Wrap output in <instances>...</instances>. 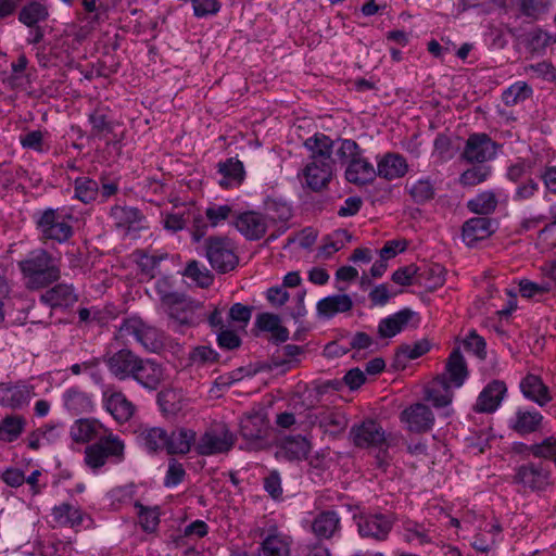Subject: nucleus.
<instances>
[{
  "label": "nucleus",
  "instance_id": "nucleus-9",
  "mask_svg": "<svg viewBox=\"0 0 556 556\" xmlns=\"http://www.w3.org/2000/svg\"><path fill=\"white\" fill-rule=\"evenodd\" d=\"M140 356L129 349H121L104 356L109 372L118 381L130 380Z\"/></svg>",
  "mask_w": 556,
  "mask_h": 556
},
{
  "label": "nucleus",
  "instance_id": "nucleus-45",
  "mask_svg": "<svg viewBox=\"0 0 556 556\" xmlns=\"http://www.w3.org/2000/svg\"><path fill=\"white\" fill-rule=\"evenodd\" d=\"M302 349L294 344H287L276 351L273 356V364L275 367H286L291 369L299 364V356L302 354Z\"/></svg>",
  "mask_w": 556,
  "mask_h": 556
},
{
  "label": "nucleus",
  "instance_id": "nucleus-43",
  "mask_svg": "<svg viewBox=\"0 0 556 556\" xmlns=\"http://www.w3.org/2000/svg\"><path fill=\"white\" fill-rule=\"evenodd\" d=\"M352 239L351 233L345 229H337L324 239L320 247V254L329 257L333 253L340 251Z\"/></svg>",
  "mask_w": 556,
  "mask_h": 556
},
{
  "label": "nucleus",
  "instance_id": "nucleus-61",
  "mask_svg": "<svg viewBox=\"0 0 556 556\" xmlns=\"http://www.w3.org/2000/svg\"><path fill=\"white\" fill-rule=\"evenodd\" d=\"M155 292L160 298L161 307L174 301L181 294L179 292L173 291L169 279L165 277L155 281Z\"/></svg>",
  "mask_w": 556,
  "mask_h": 556
},
{
  "label": "nucleus",
  "instance_id": "nucleus-54",
  "mask_svg": "<svg viewBox=\"0 0 556 556\" xmlns=\"http://www.w3.org/2000/svg\"><path fill=\"white\" fill-rule=\"evenodd\" d=\"M136 507L139 508V523L143 531L148 533H153L156 531L159 523H160V517L155 509L147 508L143 505L137 503Z\"/></svg>",
  "mask_w": 556,
  "mask_h": 556
},
{
  "label": "nucleus",
  "instance_id": "nucleus-31",
  "mask_svg": "<svg viewBox=\"0 0 556 556\" xmlns=\"http://www.w3.org/2000/svg\"><path fill=\"white\" fill-rule=\"evenodd\" d=\"M413 317V312L402 309L380 320L378 333L381 338H392L403 331Z\"/></svg>",
  "mask_w": 556,
  "mask_h": 556
},
{
  "label": "nucleus",
  "instance_id": "nucleus-46",
  "mask_svg": "<svg viewBox=\"0 0 556 556\" xmlns=\"http://www.w3.org/2000/svg\"><path fill=\"white\" fill-rule=\"evenodd\" d=\"M268 227L267 218L256 212H245V239L257 240L262 238Z\"/></svg>",
  "mask_w": 556,
  "mask_h": 556
},
{
  "label": "nucleus",
  "instance_id": "nucleus-27",
  "mask_svg": "<svg viewBox=\"0 0 556 556\" xmlns=\"http://www.w3.org/2000/svg\"><path fill=\"white\" fill-rule=\"evenodd\" d=\"M217 170L222 175L218 185L224 189L239 187L243 180V164L237 157H229L219 162Z\"/></svg>",
  "mask_w": 556,
  "mask_h": 556
},
{
  "label": "nucleus",
  "instance_id": "nucleus-36",
  "mask_svg": "<svg viewBox=\"0 0 556 556\" xmlns=\"http://www.w3.org/2000/svg\"><path fill=\"white\" fill-rule=\"evenodd\" d=\"M112 216L116 226L125 229H137L144 218L141 211L132 206H115L112 208Z\"/></svg>",
  "mask_w": 556,
  "mask_h": 556
},
{
  "label": "nucleus",
  "instance_id": "nucleus-15",
  "mask_svg": "<svg viewBox=\"0 0 556 556\" xmlns=\"http://www.w3.org/2000/svg\"><path fill=\"white\" fill-rule=\"evenodd\" d=\"M34 387L25 383L2 384L0 387V404L13 409L28 405L34 396Z\"/></svg>",
  "mask_w": 556,
  "mask_h": 556
},
{
  "label": "nucleus",
  "instance_id": "nucleus-40",
  "mask_svg": "<svg viewBox=\"0 0 556 556\" xmlns=\"http://www.w3.org/2000/svg\"><path fill=\"white\" fill-rule=\"evenodd\" d=\"M316 419L326 432L337 434L342 432L348 425L345 416L337 410L325 409L318 414Z\"/></svg>",
  "mask_w": 556,
  "mask_h": 556
},
{
  "label": "nucleus",
  "instance_id": "nucleus-56",
  "mask_svg": "<svg viewBox=\"0 0 556 556\" xmlns=\"http://www.w3.org/2000/svg\"><path fill=\"white\" fill-rule=\"evenodd\" d=\"M528 46L533 52H541L549 45L556 41V37L543 31L542 29H535L528 34L527 37Z\"/></svg>",
  "mask_w": 556,
  "mask_h": 556
},
{
  "label": "nucleus",
  "instance_id": "nucleus-11",
  "mask_svg": "<svg viewBox=\"0 0 556 556\" xmlns=\"http://www.w3.org/2000/svg\"><path fill=\"white\" fill-rule=\"evenodd\" d=\"M39 301L51 309L64 311L78 301V294L71 283H53L52 287L46 288V291L40 294Z\"/></svg>",
  "mask_w": 556,
  "mask_h": 556
},
{
  "label": "nucleus",
  "instance_id": "nucleus-6",
  "mask_svg": "<svg viewBox=\"0 0 556 556\" xmlns=\"http://www.w3.org/2000/svg\"><path fill=\"white\" fill-rule=\"evenodd\" d=\"M199 308L201 303L187 298L184 293L162 307L168 316V327L179 333H185L186 329L198 324L195 311Z\"/></svg>",
  "mask_w": 556,
  "mask_h": 556
},
{
  "label": "nucleus",
  "instance_id": "nucleus-55",
  "mask_svg": "<svg viewBox=\"0 0 556 556\" xmlns=\"http://www.w3.org/2000/svg\"><path fill=\"white\" fill-rule=\"evenodd\" d=\"M529 450L535 457L554 459L556 463V437H548L542 442L531 445Z\"/></svg>",
  "mask_w": 556,
  "mask_h": 556
},
{
  "label": "nucleus",
  "instance_id": "nucleus-22",
  "mask_svg": "<svg viewBox=\"0 0 556 556\" xmlns=\"http://www.w3.org/2000/svg\"><path fill=\"white\" fill-rule=\"evenodd\" d=\"M408 164L404 156L397 153H386L377 161V176L393 180L405 176Z\"/></svg>",
  "mask_w": 556,
  "mask_h": 556
},
{
  "label": "nucleus",
  "instance_id": "nucleus-59",
  "mask_svg": "<svg viewBox=\"0 0 556 556\" xmlns=\"http://www.w3.org/2000/svg\"><path fill=\"white\" fill-rule=\"evenodd\" d=\"M137 263L141 273L146 276H149L150 278H153L163 257L157 255H149L144 252H137Z\"/></svg>",
  "mask_w": 556,
  "mask_h": 556
},
{
  "label": "nucleus",
  "instance_id": "nucleus-48",
  "mask_svg": "<svg viewBox=\"0 0 556 556\" xmlns=\"http://www.w3.org/2000/svg\"><path fill=\"white\" fill-rule=\"evenodd\" d=\"M149 328L150 325L146 324L140 317L131 316L122 321L119 333L122 337H132L137 343H140Z\"/></svg>",
  "mask_w": 556,
  "mask_h": 556
},
{
  "label": "nucleus",
  "instance_id": "nucleus-44",
  "mask_svg": "<svg viewBox=\"0 0 556 556\" xmlns=\"http://www.w3.org/2000/svg\"><path fill=\"white\" fill-rule=\"evenodd\" d=\"M497 206V195L493 191H483L469 200L467 207L476 214L486 215L492 213Z\"/></svg>",
  "mask_w": 556,
  "mask_h": 556
},
{
  "label": "nucleus",
  "instance_id": "nucleus-47",
  "mask_svg": "<svg viewBox=\"0 0 556 556\" xmlns=\"http://www.w3.org/2000/svg\"><path fill=\"white\" fill-rule=\"evenodd\" d=\"M184 275L201 288L210 287L214 279L211 271L195 260L187 264Z\"/></svg>",
  "mask_w": 556,
  "mask_h": 556
},
{
  "label": "nucleus",
  "instance_id": "nucleus-21",
  "mask_svg": "<svg viewBox=\"0 0 556 556\" xmlns=\"http://www.w3.org/2000/svg\"><path fill=\"white\" fill-rule=\"evenodd\" d=\"M353 308V300L349 294H332L320 299L316 304L319 318L330 319L337 314L348 313Z\"/></svg>",
  "mask_w": 556,
  "mask_h": 556
},
{
  "label": "nucleus",
  "instance_id": "nucleus-7",
  "mask_svg": "<svg viewBox=\"0 0 556 556\" xmlns=\"http://www.w3.org/2000/svg\"><path fill=\"white\" fill-rule=\"evenodd\" d=\"M352 443L361 448H383L387 446V435L383 428L372 419L355 424L350 430Z\"/></svg>",
  "mask_w": 556,
  "mask_h": 556
},
{
  "label": "nucleus",
  "instance_id": "nucleus-53",
  "mask_svg": "<svg viewBox=\"0 0 556 556\" xmlns=\"http://www.w3.org/2000/svg\"><path fill=\"white\" fill-rule=\"evenodd\" d=\"M189 361L193 365L204 366L218 361V353L207 345L195 346L189 354Z\"/></svg>",
  "mask_w": 556,
  "mask_h": 556
},
{
  "label": "nucleus",
  "instance_id": "nucleus-39",
  "mask_svg": "<svg viewBox=\"0 0 556 556\" xmlns=\"http://www.w3.org/2000/svg\"><path fill=\"white\" fill-rule=\"evenodd\" d=\"M542 418L539 412L518 410L511 428L521 434L531 433L539 429Z\"/></svg>",
  "mask_w": 556,
  "mask_h": 556
},
{
  "label": "nucleus",
  "instance_id": "nucleus-60",
  "mask_svg": "<svg viewBox=\"0 0 556 556\" xmlns=\"http://www.w3.org/2000/svg\"><path fill=\"white\" fill-rule=\"evenodd\" d=\"M430 350V344L426 340L418 341L412 345L406 344L402 345L399 349L397 357H403L407 359H416L424 354H426Z\"/></svg>",
  "mask_w": 556,
  "mask_h": 556
},
{
  "label": "nucleus",
  "instance_id": "nucleus-41",
  "mask_svg": "<svg viewBox=\"0 0 556 556\" xmlns=\"http://www.w3.org/2000/svg\"><path fill=\"white\" fill-rule=\"evenodd\" d=\"M282 451L291 460L304 459L311 452V443L301 435L289 437L282 443Z\"/></svg>",
  "mask_w": 556,
  "mask_h": 556
},
{
  "label": "nucleus",
  "instance_id": "nucleus-13",
  "mask_svg": "<svg viewBox=\"0 0 556 556\" xmlns=\"http://www.w3.org/2000/svg\"><path fill=\"white\" fill-rule=\"evenodd\" d=\"M336 146L338 147L337 142ZM304 147L309 153V161L336 165V159L332 156L334 141L325 134L317 132L307 138Z\"/></svg>",
  "mask_w": 556,
  "mask_h": 556
},
{
  "label": "nucleus",
  "instance_id": "nucleus-34",
  "mask_svg": "<svg viewBox=\"0 0 556 556\" xmlns=\"http://www.w3.org/2000/svg\"><path fill=\"white\" fill-rule=\"evenodd\" d=\"M49 17L48 4L42 0L26 3L18 13V21L27 27H35Z\"/></svg>",
  "mask_w": 556,
  "mask_h": 556
},
{
  "label": "nucleus",
  "instance_id": "nucleus-4",
  "mask_svg": "<svg viewBox=\"0 0 556 556\" xmlns=\"http://www.w3.org/2000/svg\"><path fill=\"white\" fill-rule=\"evenodd\" d=\"M110 458L115 463H121L125 458L124 442L112 433L99 438L97 442L87 445L85 448L84 462L92 471L102 468Z\"/></svg>",
  "mask_w": 556,
  "mask_h": 556
},
{
  "label": "nucleus",
  "instance_id": "nucleus-49",
  "mask_svg": "<svg viewBox=\"0 0 556 556\" xmlns=\"http://www.w3.org/2000/svg\"><path fill=\"white\" fill-rule=\"evenodd\" d=\"M407 188L410 197L417 203H425L435 194V188L429 178L418 179L407 185Z\"/></svg>",
  "mask_w": 556,
  "mask_h": 556
},
{
  "label": "nucleus",
  "instance_id": "nucleus-62",
  "mask_svg": "<svg viewBox=\"0 0 556 556\" xmlns=\"http://www.w3.org/2000/svg\"><path fill=\"white\" fill-rule=\"evenodd\" d=\"M20 143L23 148L30 149L39 153L47 151L43 144V134L41 130H31L24 136H21Z\"/></svg>",
  "mask_w": 556,
  "mask_h": 556
},
{
  "label": "nucleus",
  "instance_id": "nucleus-28",
  "mask_svg": "<svg viewBox=\"0 0 556 556\" xmlns=\"http://www.w3.org/2000/svg\"><path fill=\"white\" fill-rule=\"evenodd\" d=\"M454 387L446 380V376H438L426 390V399L435 407L448 405L453 400Z\"/></svg>",
  "mask_w": 556,
  "mask_h": 556
},
{
  "label": "nucleus",
  "instance_id": "nucleus-10",
  "mask_svg": "<svg viewBox=\"0 0 556 556\" xmlns=\"http://www.w3.org/2000/svg\"><path fill=\"white\" fill-rule=\"evenodd\" d=\"M130 380H134L149 392L156 391L164 380V368L152 358L141 357Z\"/></svg>",
  "mask_w": 556,
  "mask_h": 556
},
{
  "label": "nucleus",
  "instance_id": "nucleus-26",
  "mask_svg": "<svg viewBox=\"0 0 556 556\" xmlns=\"http://www.w3.org/2000/svg\"><path fill=\"white\" fill-rule=\"evenodd\" d=\"M391 530L390 520L382 515L363 516L358 521V531L362 536L384 540Z\"/></svg>",
  "mask_w": 556,
  "mask_h": 556
},
{
  "label": "nucleus",
  "instance_id": "nucleus-35",
  "mask_svg": "<svg viewBox=\"0 0 556 556\" xmlns=\"http://www.w3.org/2000/svg\"><path fill=\"white\" fill-rule=\"evenodd\" d=\"M520 388L525 396L540 405H544L551 400L547 388L544 386L541 378L535 375H528L521 381Z\"/></svg>",
  "mask_w": 556,
  "mask_h": 556
},
{
  "label": "nucleus",
  "instance_id": "nucleus-18",
  "mask_svg": "<svg viewBox=\"0 0 556 556\" xmlns=\"http://www.w3.org/2000/svg\"><path fill=\"white\" fill-rule=\"evenodd\" d=\"M333 172V164L309 161L303 169L304 182L313 191H320L328 186Z\"/></svg>",
  "mask_w": 556,
  "mask_h": 556
},
{
  "label": "nucleus",
  "instance_id": "nucleus-33",
  "mask_svg": "<svg viewBox=\"0 0 556 556\" xmlns=\"http://www.w3.org/2000/svg\"><path fill=\"white\" fill-rule=\"evenodd\" d=\"M291 540L278 530L263 541L257 556H289Z\"/></svg>",
  "mask_w": 556,
  "mask_h": 556
},
{
  "label": "nucleus",
  "instance_id": "nucleus-38",
  "mask_svg": "<svg viewBox=\"0 0 556 556\" xmlns=\"http://www.w3.org/2000/svg\"><path fill=\"white\" fill-rule=\"evenodd\" d=\"M99 194V184L90 177L81 176L74 180V198L84 204L93 202Z\"/></svg>",
  "mask_w": 556,
  "mask_h": 556
},
{
  "label": "nucleus",
  "instance_id": "nucleus-58",
  "mask_svg": "<svg viewBox=\"0 0 556 556\" xmlns=\"http://www.w3.org/2000/svg\"><path fill=\"white\" fill-rule=\"evenodd\" d=\"M217 343L222 349L233 350L241 345V338L233 327L228 325L226 328L219 330Z\"/></svg>",
  "mask_w": 556,
  "mask_h": 556
},
{
  "label": "nucleus",
  "instance_id": "nucleus-23",
  "mask_svg": "<svg viewBox=\"0 0 556 556\" xmlns=\"http://www.w3.org/2000/svg\"><path fill=\"white\" fill-rule=\"evenodd\" d=\"M197 432L188 428H177L167 432L166 452L169 455H185L195 445Z\"/></svg>",
  "mask_w": 556,
  "mask_h": 556
},
{
  "label": "nucleus",
  "instance_id": "nucleus-16",
  "mask_svg": "<svg viewBox=\"0 0 556 556\" xmlns=\"http://www.w3.org/2000/svg\"><path fill=\"white\" fill-rule=\"evenodd\" d=\"M496 154L494 142L486 135H472L468 138L464 157L468 162L483 163Z\"/></svg>",
  "mask_w": 556,
  "mask_h": 556
},
{
  "label": "nucleus",
  "instance_id": "nucleus-2",
  "mask_svg": "<svg viewBox=\"0 0 556 556\" xmlns=\"http://www.w3.org/2000/svg\"><path fill=\"white\" fill-rule=\"evenodd\" d=\"M336 156L342 164H348L345 178L354 185H365L370 182L377 176L374 165L363 156L359 146L351 139H341L337 141Z\"/></svg>",
  "mask_w": 556,
  "mask_h": 556
},
{
  "label": "nucleus",
  "instance_id": "nucleus-29",
  "mask_svg": "<svg viewBox=\"0 0 556 556\" xmlns=\"http://www.w3.org/2000/svg\"><path fill=\"white\" fill-rule=\"evenodd\" d=\"M441 376H446V380L454 387L460 388L468 377V369L464 356L458 349L454 350L445 364V371Z\"/></svg>",
  "mask_w": 556,
  "mask_h": 556
},
{
  "label": "nucleus",
  "instance_id": "nucleus-19",
  "mask_svg": "<svg viewBox=\"0 0 556 556\" xmlns=\"http://www.w3.org/2000/svg\"><path fill=\"white\" fill-rule=\"evenodd\" d=\"M402 420L413 432H426L431 429L434 416L431 409L424 404H415L402 413Z\"/></svg>",
  "mask_w": 556,
  "mask_h": 556
},
{
  "label": "nucleus",
  "instance_id": "nucleus-25",
  "mask_svg": "<svg viewBox=\"0 0 556 556\" xmlns=\"http://www.w3.org/2000/svg\"><path fill=\"white\" fill-rule=\"evenodd\" d=\"M53 520L61 527L77 528L84 523L89 516L79 506L64 502L52 508Z\"/></svg>",
  "mask_w": 556,
  "mask_h": 556
},
{
  "label": "nucleus",
  "instance_id": "nucleus-51",
  "mask_svg": "<svg viewBox=\"0 0 556 556\" xmlns=\"http://www.w3.org/2000/svg\"><path fill=\"white\" fill-rule=\"evenodd\" d=\"M491 175V167L486 165L472 166L459 176L463 187H473L485 181Z\"/></svg>",
  "mask_w": 556,
  "mask_h": 556
},
{
  "label": "nucleus",
  "instance_id": "nucleus-50",
  "mask_svg": "<svg viewBox=\"0 0 556 556\" xmlns=\"http://www.w3.org/2000/svg\"><path fill=\"white\" fill-rule=\"evenodd\" d=\"M89 122L94 137H101L113 131V123L104 109H96L89 115Z\"/></svg>",
  "mask_w": 556,
  "mask_h": 556
},
{
  "label": "nucleus",
  "instance_id": "nucleus-8",
  "mask_svg": "<svg viewBox=\"0 0 556 556\" xmlns=\"http://www.w3.org/2000/svg\"><path fill=\"white\" fill-rule=\"evenodd\" d=\"M205 249L210 264L219 273L232 270L239 262L231 243L226 239L211 237L206 240Z\"/></svg>",
  "mask_w": 556,
  "mask_h": 556
},
{
  "label": "nucleus",
  "instance_id": "nucleus-1",
  "mask_svg": "<svg viewBox=\"0 0 556 556\" xmlns=\"http://www.w3.org/2000/svg\"><path fill=\"white\" fill-rule=\"evenodd\" d=\"M24 286L29 291L46 289L61 279L60 260L43 248L29 251L17 262Z\"/></svg>",
  "mask_w": 556,
  "mask_h": 556
},
{
  "label": "nucleus",
  "instance_id": "nucleus-52",
  "mask_svg": "<svg viewBox=\"0 0 556 556\" xmlns=\"http://www.w3.org/2000/svg\"><path fill=\"white\" fill-rule=\"evenodd\" d=\"M530 94L531 88L526 83L518 81L503 92L502 99L506 105H515L529 98Z\"/></svg>",
  "mask_w": 556,
  "mask_h": 556
},
{
  "label": "nucleus",
  "instance_id": "nucleus-32",
  "mask_svg": "<svg viewBox=\"0 0 556 556\" xmlns=\"http://www.w3.org/2000/svg\"><path fill=\"white\" fill-rule=\"evenodd\" d=\"M137 439L139 444L150 453H155L162 450L166 451L167 430L164 428H142L137 435Z\"/></svg>",
  "mask_w": 556,
  "mask_h": 556
},
{
  "label": "nucleus",
  "instance_id": "nucleus-30",
  "mask_svg": "<svg viewBox=\"0 0 556 556\" xmlns=\"http://www.w3.org/2000/svg\"><path fill=\"white\" fill-rule=\"evenodd\" d=\"M102 425L94 420L88 418H81L76 420L70 429L71 438L76 443H88L92 440L97 441L99 438H103L101 435Z\"/></svg>",
  "mask_w": 556,
  "mask_h": 556
},
{
  "label": "nucleus",
  "instance_id": "nucleus-20",
  "mask_svg": "<svg viewBox=\"0 0 556 556\" xmlns=\"http://www.w3.org/2000/svg\"><path fill=\"white\" fill-rule=\"evenodd\" d=\"M506 393L504 382L494 380L490 382L479 394L473 409L478 413H493L500 406Z\"/></svg>",
  "mask_w": 556,
  "mask_h": 556
},
{
  "label": "nucleus",
  "instance_id": "nucleus-57",
  "mask_svg": "<svg viewBox=\"0 0 556 556\" xmlns=\"http://www.w3.org/2000/svg\"><path fill=\"white\" fill-rule=\"evenodd\" d=\"M139 344L148 352H159L164 345L163 334L159 329L150 326Z\"/></svg>",
  "mask_w": 556,
  "mask_h": 556
},
{
  "label": "nucleus",
  "instance_id": "nucleus-12",
  "mask_svg": "<svg viewBox=\"0 0 556 556\" xmlns=\"http://www.w3.org/2000/svg\"><path fill=\"white\" fill-rule=\"evenodd\" d=\"M103 401L106 410L119 424L127 422L135 413V405L122 391H116L113 387L103 391Z\"/></svg>",
  "mask_w": 556,
  "mask_h": 556
},
{
  "label": "nucleus",
  "instance_id": "nucleus-64",
  "mask_svg": "<svg viewBox=\"0 0 556 556\" xmlns=\"http://www.w3.org/2000/svg\"><path fill=\"white\" fill-rule=\"evenodd\" d=\"M86 403H88V397L79 390L70 389L64 394V404L68 410L77 413Z\"/></svg>",
  "mask_w": 556,
  "mask_h": 556
},
{
  "label": "nucleus",
  "instance_id": "nucleus-37",
  "mask_svg": "<svg viewBox=\"0 0 556 556\" xmlns=\"http://www.w3.org/2000/svg\"><path fill=\"white\" fill-rule=\"evenodd\" d=\"M26 420L20 415H8L0 420V440L11 443L23 433Z\"/></svg>",
  "mask_w": 556,
  "mask_h": 556
},
{
  "label": "nucleus",
  "instance_id": "nucleus-17",
  "mask_svg": "<svg viewBox=\"0 0 556 556\" xmlns=\"http://www.w3.org/2000/svg\"><path fill=\"white\" fill-rule=\"evenodd\" d=\"M204 214L210 226L213 228L232 218L231 224L240 232H243V212L236 211L232 205L211 203L205 208Z\"/></svg>",
  "mask_w": 556,
  "mask_h": 556
},
{
  "label": "nucleus",
  "instance_id": "nucleus-24",
  "mask_svg": "<svg viewBox=\"0 0 556 556\" xmlns=\"http://www.w3.org/2000/svg\"><path fill=\"white\" fill-rule=\"evenodd\" d=\"M494 229L486 217H472L463 226V240L468 247H473L478 241L488 239Z\"/></svg>",
  "mask_w": 556,
  "mask_h": 556
},
{
  "label": "nucleus",
  "instance_id": "nucleus-63",
  "mask_svg": "<svg viewBox=\"0 0 556 556\" xmlns=\"http://www.w3.org/2000/svg\"><path fill=\"white\" fill-rule=\"evenodd\" d=\"M186 476V470L182 464L178 463L176 459H170L168 464V469L164 479L165 486H176L182 482Z\"/></svg>",
  "mask_w": 556,
  "mask_h": 556
},
{
  "label": "nucleus",
  "instance_id": "nucleus-3",
  "mask_svg": "<svg viewBox=\"0 0 556 556\" xmlns=\"http://www.w3.org/2000/svg\"><path fill=\"white\" fill-rule=\"evenodd\" d=\"M39 238L43 242L54 241L58 243L67 242L74 235L71 214H63L59 208L48 207L37 211L33 215Z\"/></svg>",
  "mask_w": 556,
  "mask_h": 556
},
{
  "label": "nucleus",
  "instance_id": "nucleus-5",
  "mask_svg": "<svg viewBox=\"0 0 556 556\" xmlns=\"http://www.w3.org/2000/svg\"><path fill=\"white\" fill-rule=\"evenodd\" d=\"M236 437L224 424L215 425L195 439L194 451L199 456H215L228 453L235 445Z\"/></svg>",
  "mask_w": 556,
  "mask_h": 556
},
{
  "label": "nucleus",
  "instance_id": "nucleus-14",
  "mask_svg": "<svg viewBox=\"0 0 556 556\" xmlns=\"http://www.w3.org/2000/svg\"><path fill=\"white\" fill-rule=\"evenodd\" d=\"M515 482L531 491L543 490L549 483V472L541 465L526 464L517 469Z\"/></svg>",
  "mask_w": 556,
  "mask_h": 556
},
{
  "label": "nucleus",
  "instance_id": "nucleus-42",
  "mask_svg": "<svg viewBox=\"0 0 556 556\" xmlns=\"http://www.w3.org/2000/svg\"><path fill=\"white\" fill-rule=\"evenodd\" d=\"M339 527V517L334 511H325L316 517L313 531L320 538H330Z\"/></svg>",
  "mask_w": 556,
  "mask_h": 556
}]
</instances>
